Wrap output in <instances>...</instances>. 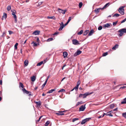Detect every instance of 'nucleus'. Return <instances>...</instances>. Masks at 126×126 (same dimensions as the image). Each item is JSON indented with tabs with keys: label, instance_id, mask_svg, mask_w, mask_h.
Masks as SVG:
<instances>
[{
	"label": "nucleus",
	"instance_id": "680f3d73",
	"mask_svg": "<svg viewBox=\"0 0 126 126\" xmlns=\"http://www.w3.org/2000/svg\"><path fill=\"white\" fill-rule=\"evenodd\" d=\"M12 15L15 14V12L14 11H13V12L12 11Z\"/></svg>",
	"mask_w": 126,
	"mask_h": 126
},
{
	"label": "nucleus",
	"instance_id": "603ef678",
	"mask_svg": "<svg viewBox=\"0 0 126 126\" xmlns=\"http://www.w3.org/2000/svg\"><path fill=\"white\" fill-rule=\"evenodd\" d=\"M80 83V80H79L77 82V85H78V86H79V85Z\"/></svg>",
	"mask_w": 126,
	"mask_h": 126
},
{
	"label": "nucleus",
	"instance_id": "4be33fe9",
	"mask_svg": "<svg viewBox=\"0 0 126 126\" xmlns=\"http://www.w3.org/2000/svg\"><path fill=\"white\" fill-rule=\"evenodd\" d=\"M83 103L82 101H81L80 102H78L76 104V106H78L80 104H81Z\"/></svg>",
	"mask_w": 126,
	"mask_h": 126
},
{
	"label": "nucleus",
	"instance_id": "9d476101",
	"mask_svg": "<svg viewBox=\"0 0 126 126\" xmlns=\"http://www.w3.org/2000/svg\"><path fill=\"white\" fill-rule=\"evenodd\" d=\"M94 32V30L93 29H92L90 31L89 33L88 34V36H90L92 35V34H93Z\"/></svg>",
	"mask_w": 126,
	"mask_h": 126
},
{
	"label": "nucleus",
	"instance_id": "f704fd0d",
	"mask_svg": "<svg viewBox=\"0 0 126 126\" xmlns=\"http://www.w3.org/2000/svg\"><path fill=\"white\" fill-rule=\"evenodd\" d=\"M122 116L123 117L126 118V112L125 113H122Z\"/></svg>",
	"mask_w": 126,
	"mask_h": 126
},
{
	"label": "nucleus",
	"instance_id": "f03ea898",
	"mask_svg": "<svg viewBox=\"0 0 126 126\" xmlns=\"http://www.w3.org/2000/svg\"><path fill=\"white\" fill-rule=\"evenodd\" d=\"M91 119L90 118H86L83 120L81 123V124H83L84 123H85L86 122L90 120V119Z\"/></svg>",
	"mask_w": 126,
	"mask_h": 126
},
{
	"label": "nucleus",
	"instance_id": "6ab92c4d",
	"mask_svg": "<svg viewBox=\"0 0 126 126\" xmlns=\"http://www.w3.org/2000/svg\"><path fill=\"white\" fill-rule=\"evenodd\" d=\"M118 45H116L112 48V49L113 50H115L116 48H118Z\"/></svg>",
	"mask_w": 126,
	"mask_h": 126
},
{
	"label": "nucleus",
	"instance_id": "20e7f679",
	"mask_svg": "<svg viewBox=\"0 0 126 126\" xmlns=\"http://www.w3.org/2000/svg\"><path fill=\"white\" fill-rule=\"evenodd\" d=\"M85 105L81 106L79 108V111H83L85 109Z\"/></svg>",
	"mask_w": 126,
	"mask_h": 126
},
{
	"label": "nucleus",
	"instance_id": "79ce46f5",
	"mask_svg": "<svg viewBox=\"0 0 126 126\" xmlns=\"http://www.w3.org/2000/svg\"><path fill=\"white\" fill-rule=\"evenodd\" d=\"M82 5V2H80L79 3V8H80Z\"/></svg>",
	"mask_w": 126,
	"mask_h": 126
},
{
	"label": "nucleus",
	"instance_id": "1a4fd4ad",
	"mask_svg": "<svg viewBox=\"0 0 126 126\" xmlns=\"http://www.w3.org/2000/svg\"><path fill=\"white\" fill-rule=\"evenodd\" d=\"M40 32L38 31H35L32 33V34L35 35H39V34Z\"/></svg>",
	"mask_w": 126,
	"mask_h": 126
},
{
	"label": "nucleus",
	"instance_id": "13d9d810",
	"mask_svg": "<svg viewBox=\"0 0 126 126\" xmlns=\"http://www.w3.org/2000/svg\"><path fill=\"white\" fill-rule=\"evenodd\" d=\"M126 88V86H123L122 87H121L120 88V89H124Z\"/></svg>",
	"mask_w": 126,
	"mask_h": 126
},
{
	"label": "nucleus",
	"instance_id": "69168bd1",
	"mask_svg": "<svg viewBox=\"0 0 126 126\" xmlns=\"http://www.w3.org/2000/svg\"><path fill=\"white\" fill-rule=\"evenodd\" d=\"M0 84L1 85H2V80H0Z\"/></svg>",
	"mask_w": 126,
	"mask_h": 126
},
{
	"label": "nucleus",
	"instance_id": "58836bf2",
	"mask_svg": "<svg viewBox=\"0 0 126 126\" xmlns=\"http://www.w3.org/2000/svg\"><path fill=\"white\" fill-rule=\"evenodd\" d=\"M83 30H81L80 32H79L78 33V35H81L83 33Z\"/></svg>",
	"mask_w": 126,
	"mask_h": 126
},
{
	"label": "nucleus",
	"instance_id": "864d4df0",
	"mask_svg": "<svg viewBox=\"0 0 126 126\" xmlns=\"http://www.w3.org/2000/svg\"><path fill=\"white\" fill-rule=\"evenodd\" d=\"M126 21V18H125L121 22V23H123L124 22Z\"/></svg>",
	"mask_w": 126,
	"mask_h": 126
},
{
	"label": "nucleus",
	"instance_id": "338daca9",
	"mask_svg": "<svg viewBox=\"0 0 126 126\" xmlns=\"http://www.w3.org/2000/svg\"><path fill=\"white\" fill-rule=\"evenodd\" d=\"M42 2H40L38 4L39 5H41L42 4Z\"/></svg>",
	"mask_w": 126,
	"mask_h": 126
},
{
	"label": "nucleus",
	"instance_id": "0e129e2a",
	"mask_svg": "<svg viewBox=\"0 0 126 126\" xmlns=\"http://www.w3.org/2000/svg\"><path fill=\"white\" fill-rule=\"evenodd\" d=\"M29 92H28L27 91H26L25 92V93H26L27 94H28L29 93Z\"/></svg>",
	"mask_w": 126,
	"mask_h": 126
},
{
	"label": "nucleus",
	"instance_id": "72a5a7b5",
	"mask_svg": "<svg viewBox=\"0 0 126 126\" xmlns=\"http://www.w3.org/2000/svg\"><path fill=\"white\" fill-rule=\"evenodd\" d=\"M50 122L49 121H47L46 123L45 124V126H47L49 124Z\"/></svg>",
	"mask_w": 126,
	"mask_h": 126
},
{
	"label": "nucleus",
	"instance_id": "ea45409f",
	"mask_svg": "<svg viewBox=\"0 0 126 126\" xmlns=\"http://www.w3.org/2000/svg\"><path fill=\"white\" fill-rule=\"evenodd\" d=\"M112 111H110L108 112L107 113H106V115L109 116L110 115V114L111 113V112H112Z\"/></svg>",
	"mask_w": 126,
	"mask_h": 126
},
{
	"label": "nucleus",
	"instance_id": "a211bd4d",
	"mask_svg": "<svg viewBox=\"0 0 126 126\" xmlns=\"http://www.w3.org/2000/svg\"><path fill=\"white\" fill-rule=\"evenodd\" d=\"M24 64L25 66H27L28 64V61L27 60H25L24 62Z\"/></svg>",
	"mask_w": 126,
	"mask_h": 126
},
{
	"label": "nucleus",
	"instance_id": "393cba45",
	"mask_svg": "<svg viewBox=\"0 0 126 126\" xmlns=\"http://www.w3.org/2000/svg\"><path fill=\"white\" fill-rule=\"evenodd\" d=\"M31 80L32 81H34L35 80V77L34 76H33L31 78Z\"/></svg>",
	"mask_w": 126,
	"mask_h": 126
},
{
	"label": "nucleus",
	"instance_id": "4d7b16f0",
	"mask_svg": "<svg viewBox=\"0 0 126 126\" xmlns=\"http://www.w3.org/2000/svg\"><path fill=\"white\" fill-rule=\"evenodd\" d=\"M79 97H81L82 96L83 97V94H80L79 95Z\"/></svg>",
	"mask_w": 126,
	"mask_h": 126
},
{
	"label": "nucleus",
	"instance_id": "c03bdc74",
	"mask_svg": "<svg viewBox=\"0 0 126 126\" xmlns=\"http://www.w3.org/2000/svg\"><path fill=\"white\" fill-rule=\"evenodd\" d=\"M108 53L107 52H106L104 53L103 54V56H105L107 55Z\"/></svg>",
	"mask_w": 126,
	"mask_h": 126
},
{
	"label": "nucleus",
	"instance_id": "052dcab7",
	"mask_svg": "<svg viewBox=\"0 0 126 126\" xmlns=\"http://www.w3.org/2000/svg\"><path fill=\"white\" fill-rule=\"evenodd\" d=\"M60 26H64V25L63 24V22H62L61 23V24H60Z\"/></svg>",
	"mask_w": 126,
	"mask_h": 126
},
{
	"label": "nucleus",
	"instance_id": "7ed1b4c3",
	"mask_svg": "<svg viewBox=\"0 0 126 126\" xmlns=\"http://www.w3.org/2000/svg\"><path fill=\"white\" fill-rule=\"evenodd\" d=\"M57 10L59 13H62L63 14H65L66 11L65 10H64L60 8H58Z\"/></svg>",
	"mask_w": 126,
	"mask_h": 126
},
{
	"label": "nucleus",
	"instance_id": "f3484780",
	"mask_svg": "<svg viewBox=\"0 0 126 126\" xmlns=\"http://www.w3.org/2000/svg\"><path fill=\"white\" fill-rule=\"evenodd\" d=\"M55 89H52L49 91L47 93H52L53 91H55Z\"/></svg>",
	"mask_w": 126,
	"mask_h": 126
},
{
	"label": "nucleus",
	"instance_id": "8fccbe9b",
	"mask_svg": "<svg viewBox=\"0 0 126 126\" xmlns=\"http://www.w3.org/2000/svg\"><path fill=\"white\" fill-rule=\"evenodd\" d=\"M32 43L33 44V46H36L37 45V44H36V43H34V42H32Z\"/></svg>",
	"mask_w": 126,
	"mask_h": 126
},
{
	"label": "nucleus",
	"instance_id": "774afa93",
	"mask_svg": "<svg viewBox=\"0 0 126 126\" xmlns=\"http://www.w3.org/2000/svg\"><path fill=\"white\" fill-rule=\"evenodd\" d=\"M102 115H100V116H99L98 117V119H99V118H101V117H102Z\"/></svg>",
	"mask_w": 126,
	"mask_h": 126
},
{
	"label": "nucleus",
	"instance_id": "bf43d9fd",
	"mask_svg": "<svg viewBox=\"0 0 126 126\" xmlns=\"http://www.w3.org/2000/svg\"><path fill=\"white\" fill-rule=\"evenodd\" d=\"M42 117V116H41L39 118V119L37 120L38 122H39V121L40 120L41 118Z\"/></svg>",
	"mask_w": 126,
	"mask_h": 126
},
{
	"label": "nucleus",
	"instance_id": "c85d7f7f",
	"mask_svg": "<svg viewBox=\"0 0 126 126\" xmlns=\"http://www.w3.org/2000/svg\"><path fill=\"white\" fill-rule=\"evenodd\" d=\"M120 31H121L120 30H119L118 32H120L119 36H122L123 35V32H122L121 31L120 32Z\"/></svg>",
	"mask_w": 126,
	"mask_h": 126
},
{
	"label": "nucleus",
	"instance_id": "c9c22d12",
	"mask_svg": "<svg viewBox=\"0 0 126 126\" xmlns=\"http://www.w3.org/2000/svg\"><path fill=\"white\" fill-rule=\"evenodd\" d=\"M65 91V90L64 89H61L60 90H59L58 91V92H64Z\"/></svg>",
	"mask_w": 126,
	"mask_h": 126
},
{
	"label": "nucleus",
	"instance_id": "a18cd8bd",
	"mask_svg": "<svg viewBox=\"0 0 126 126\" xmlns=\"http://www.w3.org/2000/svg\"><path fill=\"white\" fill-rule=\"evenodd\" d=\"M79 86L78 85H77L74 88L76 91H77L78 89Z\"/></svg>",
	"mask_w": 126,
	"mask_h": 126
},
{
	"label": "nucleus",
	"instance_id": "49530a36",
	"mask_svg": "<svg viewBox=\"0 0 126 126\" xmlns=\"http://www.w3.org/2000/svg\"><path fill=\"white\" fill-rule=\"evenodd\" d=\"M102 27L101 26H100L98 28V30H100L102 29Z\"/></svg>",
	"mask_w": 126,
	"mask_h": 126
},
{
	"label": "nucleus",
	"instance_id": "a19ab883",
	"mask_svg": "<svg viewBox=\"0 0 126 126\" xmlns=\"http://www.w3.org/2000/svg\"><path fill=\"white\" fill-rule=\"evenodd\" d=\"M64 27V26H60V27L59 29V31H61L63 29V28Z\"/></svg>",
	"mask_w": 126,
	"mask_h": 126
},
{
	"label": "nucleus",
	"instance_id": "3c124183",
	"mask_svg": "<svg viewBox=\"0 0 126 126\" xmlns=\"http://www.w3.org/2000/svg\"><path fill=\"white\" fill-rule=\"evenodd\" d=\"M8 32H9V34L10 35H11L13 33V32L10 31H9Z\"/></svg>",
	"mask_w": 126,
	"mask_h": 126
},
{
	"label": "nucleus",
	"instance_id": "b1692460",
	"mask_svg": "<svg viewBox=\"0 0 126 126\" xmlns=\"http://www.w3.org/2000/svg\"><path fill=\"white\" fill-rule=\"evenodd\" d=\"M47 18L48 19H56L55 17L54 16H48L47 17Z\"/></svg>",
	"mask_w": 126,
	"mask_h": 126
},
{
	"label": "nucleus",
	"instance_id": "412c9836",
	"mask_svg": "<svg viewBox=\"0 0 126 126\" xmlns=\"http://www.w3.org/2000/svg\"><path fill=\"white\" fill-rule=\"evenodd\" d=\"M109 3H106L102 8V9L103 10L106 8L109 5Z\"/></svg>",
	"mask_w": 126,
	"mask_h": 126
},
{
	"label": "nucleus",
	"instance_id": "6e6552de",
	"mask_svg": "<svg viewBox=\"0 0 126 126\" xmlns=\"http://www.w3.org/2000/svg\"><path fill=\"white\" fill-rule=\"evenodd\" d=\"M65 111H58V113H56V114L58 115H63L64 114L63 113V112Z\"/></svg>",
	"mask_w": 126,
	"mask_h": 126
},
{
	"label": "nucleus",
	"instance_id": "6e6d98bb",
	"mask_svg": "<svg viewBox=\"0 0 126 126\" xmlns=\"http://www.w3.org/2000/svg\"><path fill=\"white\" fill-rule=\"evenodd\" d=\"M5 32H3L2 33V34L1 36H2L3 37L4 36V34H5Z\"/></svg>",
	"mask_w": 126,
	"mask_h": 126
},
{
	"label": "nucleus",
	"instance_id": "37998d69",
	"mask_svg": "<svg viewBox=\"0 0 126 126\" xmlns=\"http://www.w3.org/2000/svg\"><path fill=\"white\" fill-rule=\"evenodd\" d=\"M18 43H16L15 44L14 46V48L15 49H16L17 48V46L18 45Z\"/></svg>",
	"mask_w": 126,
	"mask_h": 126
},
{
	"label": "nucleus",
	"instance_id": "2eb2a0df",
	"mask_svg": "<svg viewBox=\"0 0 126 126\" xmlns=\"http://www.w3.org/2000/svg\"><path fill=\"white\" fill-rule=\"evenodd\" d=\"M35 103L36 104L37 106H40L41 105L40 101L38 102H36Z\"/></svg>",
	"mask_w": 126,
	"mask_h": 126
},
{
	"label": "nucleus",
	"instance_id": "bb28decb",
	"mask_svg": "<svg viewBox=\"0 0 126 126\" xmlns=\"http://www.w3.org/2000/svg\"><path fill=\"white\" fill-rule=\"evenodd\" d=\"M121 103L122 104H126V98L124 99V100Z\"/></svg>",
	"mask_w": 126,
	"mask_h": 126
},
{
	"label": "nucleus",
	"instance_id": "423d86ee",
	"mask_svg": "<svg viewBox=\"0 0 126 126\" xmlns=\"http://www.w3.org/2000/svg\"><path fill=\"white\" fill-rule=\"evenodd\" d=\"M72 42L73 44L75 45H77L78 44H79L78 41L76 39H73V40Z\"/></svg>",
	"mask_w": 126,
	"mask_h": 126
},
{
	"label": "nucleus",
	"instance_id": "4468645a",
	"mask_svg": "<svg viewBox=\"0 0 126 126\" xmlns=\"http://www.w3.org/2000/svg\"><path fill=\"white\" fill-rule=\"evenodd\" d=\"M100 9L102 10V8H99L95 9L94 10V11H95V12H96V13H97L99 12V10Z\"/></svg>",
	"mask_w": 126,
	"mask_h": 126
},
{
	"label": "nucleus",
	"instance_id": "5701e85b",
	"mask_svg": "<svg viewBox=\"0 0 126 126\" xmlns=\"http://www.w3.org/2000/svg\"><path fill=\"white\" fill-rule=\"evenodd\" d=\"M89 30H86L83 33V35H86L89 32Z\"/></svg>",
	"mask_w": 126,
	"mask_h": 126
},
{
	"label": "nucleus",
	"instance_id": "9b49d317",
	"mask_svg": "<svg viewBox=\"0 0 126 126\" xmlns=\"http://www.w3.org/2000/svg\"><path fill=\"white\" fill-rule=\"evenodd\" d=\"M110 26V25L109 23H107L104 24L103 26V27L105 28H108Z\"/></svg>",
	"mask_w": 126,
	"mask_h": 126
},
{
	"label": "nucleus",
	"instance_id": "4c0bfd02",
	"mask_svg": "<svg viewBox=\"0 0 126 126\" xmlns=\"http://www.w3.org/2000/svg\"><path fill=\"white\" fill-rule=\"evenodd\" d=\"M79 118H77L73 119H72V122H74L76 120H79Z\"/></svg>",
	"mask_w": 126,
	"mask_h": 126
},
{
	"label": "nucleus",
	"instance_id": "7c9ffc66",
	"mask_svg": "<svg viewBox=\"0 0 126 126\" xmlns=\"http://www.w3.org/2000/svg\"><path fill=\"white\" fill-rule=\"evenodd\" d=\"M53 40V38H49L48 39L47 41V42H50V41H52V40Z\"/></svg>",
	"mask_w": 126,
	"mask_h": 126
},
{
	"label": "nucleus",
	"instance_id": "de8ad7c7",
	"mask_svg": "<svg viewBox=\"0 0 126 126\" xmlns=\"http://www.w3.org/2000/svg\"><path fill=\"white\" fill-rule=\"evenodd\" d=\"M71 17H69L68 18V19L67 21V23H69L70 21L71 20Z\"/></svg>",
	"mask_w": 126,
	"mask_h": 126
},
{
	"label": "nucleus",
	"instance_id": "e433bc0d",
	"mask_svg": "<svg viewBox=\"0 0 126 126\" xmlns=\"http://www.w3.org/2000/svg\"><path fill=\"white\" fill-rule=\"evenodd\" d=\"M7 9L8 11L10 10L11 9V6L9 5L7 7Z\"/></svg>",
	"mask_w": 126,
	"mask_h": 126
},
{
	"label": "nucleus",
	"instance_id": "09e8293b",
	"mask_svg": "<svg viewBox=\"0 0 126 126\" xmlns=\"http://www.w3.org/2000/svg\"><path fill=\"white\" fill-rule=\"evenodd\" d=\"M118 22V21H117L115 22H113V26H115L117 24Z\"/></svg>",
	"mask_w": 126,
	"mask_h": 126
},
{
	"label": "nucleus",
	"instance_id": "cd10ccee",
	"mask_svg": "<svg viewBox=\"0 0 126 126\" xmlns=\"http://www.w3.org/2000/svg\"><path fill=\"white\" fill-rule=\"evenodd\" d=\"M7 14L5 13H4L3 16H2L3 18H4L5 19H6L7 17Z\"/></svg>",
	"mask_w": 126,
	"mask_h": 126
},
{
	"label": "nucleus",
	"instance_id": "5fc2aeb1",
	"mask_svg": "<svg viewBox=\"0 0 126 126\" xmlns=\"http://www.w3.org/2000/svg\"><path fill=\"white\" fill-rule=\"evenodd\" d=\"M22 90L23 91V92L25 93V92L26 91H27L25 88H23V89H22Z\"/></svg>",
	"mask_w": 126,
	"mask_h": 126
},
{
	"label": "nucleus",
	"instance_id": "39448f33",
	"mask_svg": "<svg viewBox=\"0 0 126 126\" xmlns=\"http://www.w3.org/2000/svg\"><path fill=\"white\" fill-rule=\"evenodd\" d=\"M82 52L81 51L79 50H77L75 53L74 54V56H76L77 55H79Z\"/></svg>",
	"mask_w": 126,
	"mask_h": 126
},
{
	"label": "nucleus",
	"instance_id": "ddd939ff",
	"mask_svg": "<svg viewBox=\"0 0 126 126\" xmlns=\"http://www.w3.org/2000/svg\"><path fill=\"white\" fill-rule=\"evenodd\" d=\"M13 17L15 19V23H16L17 22V17L16 16V15L15 14H14V15H13Z\"/></svg>",
	"mask_w": 126,
	"mask_h": 126
},
{
	"label": "nucleus",
	"instance_id": "aec40b11",
	"mask_svg": "<svg viewBox=\"0 0 126 126\" xmlns=\"http://www.w3.org/2000/svg\"><path fill=\"white\" fill-rule=\"evenodd\" d=\"M19 87L20 88L21 87L22 88H23L24 87V86L22 83L20 82L19 83Z\"/></svg>",
	"mask_w": 126,
	"mask_h": 126
},
{
	"label": "nucleus",
	"instance_id": "f257e3e1",
	"mask_svg": "<svg viewBox=\"0 0 126 126\" xmlns=\"http://www.w3.org/2000/svg\"><path fill=\"white\" fill-rule=\"evenodd\" d=\"M125 7V6H121L120 7L118 11L122 15H123L124 14V8Z\"/></svg>",
	"mask_w": 126,
	"mask_h": 126
},
{
	"label": "nucleus",
	"instance_id": "f8f14e48",
	"mask_svg": "<svg viewBox=\"0 0 126 126\" xmlns=\"http://www.w3.org/2000/svg\"><path fill=\"white\" fill-rule=\"evenodd\" d=\"M68 55V53L66 52H63V56L64 58H65Z\"/></svg>",
	"mask_w": 126,
	"mask_h": 126
},
{
	"label": "nucleus",
	"instance_id": "dca6fc26",
	"mask_svg": "<svg viewBox=\"0 0 126 126\" xmlns=\"http://www.w3.org/2000/svg\"><path fill=\"white\" fill-rule=\"evenodd\" d=\"M121 31H121L123 32V33H126V29H122L120 30Z\"/></svg>",
	"mask_w": 126,
	"mask_h": 126
},
{
	"label": "nucleus",
	"instance_id": "0eeeda50",
	"mask_svg": "<svg viewBox=\"0 0 126 126\" xmlns=\"http://www.w3.org/2000/svg\"><path fill=\"white\" fill-rule=\"evenodd\" d=\"M92 93H89L88 92H87L86 93H85L84 94H83V98H84L86 97L87 96H88L89 95L92 94Z\"/></svg>",
	"mask_w": 126,
	"mask_h": 126
},
{
	"label": "nucleus",
	"instance_id": "2f4dec72",
	"mask_svg": "<svg viewBox=\"0 0 126 126\" xmlns=\"http://www.w3.org/2000/svg\"><path fill=\"white\" fill-rule=\"evenodd\" d=\"M47 80H46L45 82V83L43 84L42 85V88H44L45 85L46 84V83L47 82Z\"/></svg>",
	"mask_w": 126,
	"mask_h": 126
},
{
	"label": "nucleus",
	"instance_id": "473e14b6",
	"mask_svg": "<svg viewBox=\"0 0 126 126\" xmlns=\"http://www.w3.org/2000/svg\"><path fill=\"white\" fill-rule=\"evenodd\" d=\"M43 61H41L39 63H38L37 64V66H40L43 63Z\"/></svg>",
	"mask_w": 126,
	"mask_h": 126
},
{
	"label": "nucleus",
	"instance_id": "a878e982",
	"mask_svg": "<svg viewBox=\"0 0 126 126\" xmlns=\"http://www.w3.org/2000/svg\"><path fill=\"white\" fill-rule=\"evenodd\" d=\"M120 15L118 14H116L114 15L113 16V17H117L120 16Z\"/></svg>",
	"mask_w": 126,
	"mask_h": 126
},
{
	"label": "nucleus",
	"instance_id": "e2e57ef3",
	"mask_svg": "<svg viewBox=\"0 0 126 126\" xmlns=\"http://www.w3.org/2000/svg\"><path fill=\"white\" fill-rule=\"evenodd\" d=\"M117 108H116L114 109V110H113V111H117Z\"/></svg>",
	"mask_w": 126,
	"mask_h": 126
},
{
	"label": "nucleus",
	"instance_id": "c756f323",
	"mask_svg": "<svg viewBox=\"0 0 126 126\" xmlns=\"http://www.w3.org/2000/svg\"><path fill=\"white\" fill-rule=\"evenodd\" d=\"M110 108L113 109L114 106V104H111L110 105Z\"/></svg>",
	"mask_w": 126,
	"mask_h": 126
}]
</instances>
